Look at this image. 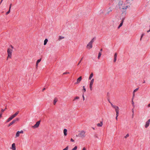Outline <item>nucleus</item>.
<instances>
[{
  "mask_svg": "<svg viewBox=\"0 0 150 150\" xmlns=\"http://www.w3.org/2000/svg\"><path fill=\"white\" fill-rule=\"evenodd\" d=\"M117 4L119 8L122 11H125L129 7L128 1L127 0H112Z\"/></svg>",
  "mask_w": 150,
  "mask_h": 150,
  "instance_id": "obj_1",
  "label": "nucleus"
},
{
  "mask_svg": "<svg viewBox=\"0 0 150 150\" xmlns=\"http://www.w3.org/2000/svg\"><path fill=\"white\" fill-rule=\"evenodd\" d=\"M13 48V47L11 46L8 48L7 50V59L11 58Z\"/></svg>",
  "mask_w": 150,
  "mask_h": 150,
  "instance_id": "obj_2",
  "label": "nucleus"
},
{
  "mask_svg": "<svg viewBox=\"0 0 150 150\" xmlns=\"http://www.w3.org/2000/svg\"><path fill=\"white\" fill-rule=\"evenodd\" d=\"M78 136L82 138H83L86 137V132L84 130L79 131V132Z\"/></svg>",
  "mask_w": 150,
  "mask_h": 150,
  "instance_id": "obj_3",
  "label": "nucleus"
},
{
  "mask_svg": "<svg viewBox=\"0 0 150 150\" xmlns=\"http://www.w3.org/2000/svg\"><path fill=\"white\" fill-rule=\"evenodd\" d=\"M93 41V40L89 42L87 44L86 48L88 49H90L92 47V44Z\"/></svg>",
  "mask_w": 150,
  "mask_h": 150,
  "instance_id": "obj_4",
  "label": "nucleus"
},
{
  "mask_svg": "<svg viewBox=\"0 0 150 150\" xmlns=\"http://www.w3.org/2000/svg\"><path fill=\"white\" fill-rule=\"evenodd\" d=\"M91 80L90 82V84H89V88H90V90H91V91H92V88H93L92 86H93V84L94 82V79H93Z\"/></svg>",
  "mask_w": 150,
  "mask_h": 150,
  "instance_id": "obj_5",
  "label": "nucleus"
},
{
  "mask_svg": "<svg viewBox=\"0 0 150 150\" xmlns=\"http://www.w3.org/2000/svg\"><path fill=\"white\" fill-rule=\"evenodd\" d=\"M40 123V121L37 122L36 124L34 126L32 127V128L34 129L38 128L39 126Z\"/></svg>",
  "mask_w": 150,
  "mask_h": 150,
  "instance_id": "obj_6",
  "label": "nucleus"
},
{
  "mask_svg": "<svg viewBox=\"0 0 150 150\" xmlns=\"http://www.w3.org/2000/svg\"><path fill=\"white\" fill-rule=\"evenodd\" d=\"M10 149L12 150H16V146L15 143H14L12 144Z\"/></svg>",
  "mask_w": 150,
  "mask_h": 150,
  "instance_id": "obj_7",
  "label": "nucleus"
},
{
  "mask_svg": "<svg viewBox=\"0 0 150 150\" xmlns=\"http://www.w3.org/2000/svg\"><path fill=\"white\" fill-rule=\"evenodd\" d=\"M23 131L22 130L20 131H18L16 133V137L17 138L18 137L20 136V134H23Z\"/></svg>",
  "mask_w": 150,
  "mask_h": 150,
  "instance_id": "obj_8",
  "label": "nucleus"
},
{
  "mask_svg": "<svg viewBox=\"0 0 150 150\" xmlns=\"http://www.w3.org/2000/svg\"><path fill=\"white\" fill-rule=\"evenodd\" d=\"M113 107L115 109L116 114H119V107L116 106H113Z\"/></svg>",
  "mask_w": 150,
  "mask_h": 150,
  "instance_id": "obj_9",
  "label": "nucleus"
},
{
  "mask_svg": "<svg viewBox=\"0 0 150 150\" xmlns=\"http://www.w3.org/2000/svg\"><path fill=\"white\" fill-rule=\"evenodd\" d=\"M65 38V37L63 35H60L59 36L58 39V40L59 41H60L61 40L64 39Z\"/></svg>",
  "mask_w": 150,
  "mask_h": 150,
  "instance_id": "obj_10",
  "label": "nucleus"
},
{
  "mask_svg": "<svg viewBox=\"0 0 150 150\" xmlns=\"http://www.w3.org/2000/svg\"><path fill=\"white\" fill-rule=\"evenodd\" d=\"M150 123V119H149L146 122L145 127L146 128L149 125Z\"/></svg>",
  "mask_w": 150,
  "mask_h": 150,
  "instance_id": "obj_11",
  "label": "nucleus"
},
{
  "mask_svg": "<svg viewBox=\"0 0 150 150\" xmlns=\"http://www.w3.org/2000/svg\"><path fill=\"white\" fill-rule=\"evenodd\" d=\"M82 79L81 76L79 77L77 80L76 83L78 84L80 83Z\"/></svg>",
  "mask_w": 150,
  "mask_h": 150,
  "instance_id": "obj_12",
  "label": "nucleus"
},
{
  "mask_svg": "<svg viewBox=\"0 0 150 150\" xmlns=\"http://www.w3.org/2000/svg\"><path fill=\"white\" fill-rule=\"evenodd\" d=\"M67 130L66 129H64L63 130V133L64 135L65 136H66L67 135Z\"/></svg>",
  "mask_w": 150,
  "mask_h": 150,
  "instance_id": "obj_13",
  "label": "nucleus"
},
{
  "mask_svg": "<svg viewBox=\"0 0 150 150\" xmlns=\"http://www.w3.org/2000/svg\"><path fill=\"white\" fill-rule=\"evenodd\" d=\"M41 60L40 59H38L37 61L36 62V68H37L38 67V64L40 62Z\"/></svg>",
  "mask_w": 150,
  "mask_h": 150,
  "instance_id": "obj_14",
  "label": "nucleus"
},
{
  "mask_svg": "<svg viewBox=\"0 0 150 150\" xmlns=\"http://www.w3.org/2000/svg\"><path fill=\"white\" fill-rule=\"evenodd\" d=\"M58 101V99L57 98H54L53 100V104L54 105H55L56 103Z\"/></svg>",
  "mask_w": 150,
  "mask_h": 150,
  "instance_id": "obj_15",
  "label": "nucleus"
},
{
  "mask_svg": "<svg viewBox=\"0 0 150 150\" xmlns=\"http://www.w3.org/2000/svg\"><path fill=\"white\" fill-rule=\"evenodd\" d=\"M16 122V120H13L11 122H10L9 125H8V126H10L11 125H13V124H14Z\"/></svg>",
  "mask_w": 150,
  "mask_h": 150,
  "instance_id": "obj_16",
  "label": "nucleus"
},
{
  "mask_svg": "<svg viewBox=\"0 0 150 150\" xmlns=\"http://www.w3.org/2000/svg\"><path fill=\"white\" fill-rule=\"evenodd\" d=\"M117 57V54L116 53H115L114 54V62H115L116 61Z\"/></svg>",
  "mask_w": 150,
  "mask_h": 150,
  "instance_id": "obj_17",
  "label": "nucleus"
},
{
  "mask_svg": "<svg viewBox=\"0 0 150 150\" xmlns=\"http://www.w3.org/2000/svg\"><path fill=\"white\" fill-rule=\"evenodd\" d=\"M93 73H91L89 77V80H91V79H92V77H93Z\"/></svg>",
  "mask_w": 150,
  "mask_h": 150,
  "instance_id": "obj_18",
  "label": "nucleus"
},
{
  "mask_svg": "<svg viewBox=\"0 0 150 150\" xmlns=\"http://www.w3.org/2000/svg\"><path fill=\"white\" fill-rule=\"evenodd\" d=\"M48 41V40L47 39H45V40L44 41V45H45L47 44V42Z\"/></svg>",
  "mask_w": 150,
  "mask_h": 150,
  "instance_id": "obj_19",
  "label": "nucleus"
},
{
  "mask_svg": "<svg viewBox=\"0 0 150 150\" xmlns=\"http://www.w3.org/2000/svg\"><path fill=\"white\" fill-rule=\"evenodd\" d=\"M103 125V123L102 122H100V123H98L97 125L98 127H101Z\"/></svg>",
  "mask_w": 150,
  "mask_h": 150,
  "instance_id": "obj_20",
  "label": "nucleus"
},
{
  "mask_svg": "<svg viewBox=\"0 0 150 150\" xmlns=\"http://www.w3.org/2000/svg\"><path fill=\"white\" fill-rule=\"evenodd\" d=\"M19 113V111H18L17 112H16L13 115L15 117H16V115L18 114V113Z\"/></svg>",
  "mask_w": 150,
  "mask_h": 150,
  "instance_id": "obj_21",
  "label": "nucleus"
},
{
  "mask_svg": "<svg viewBox=\"0 0 150 150\" xmlns=\"http://www.w3.org/2000/svg\"><path fill=\"white\" fill-rule=\"evenodd\" d=\"M83 89L82 90V91H83V92H86V89L85 88V86H83Z\"/></svg>",
  "mask_w": 150,
  "mask_h": 150,
  "instance_id": "obj_22",
  "label": "nucleus"
},
{
  "mask_svg": "<svg viewBox=\"0 0 150 150\" xmlns=\"http://www.w3.org/2000/svg\"><path fill=\"white\" fill-rule=\"evenodd\" d=\"M12 119H11V118L10 117H9L7 120V122H9L10 121H11V120H12Z\"/></svg>",
  "mask_w": 150,
  "mask_h": 150,
  "instance_id": "obj_23",
  "label": "nucleus"
},
{
  "mask_svg": "<svg viewBox=\"0 0 150 150\" xmlns=\"http://www.w3.org/2000/svg\"><path fill=\"white\" fill-rule=\"evenodd\" d=\"M12 119H11V118L10 117H9L7 120V122H9L10 121H11V120H12Z\"/></svg>",
  "mask_w": 150,
  "mask_h": 150,
  "instance_id": "obj_24",
  "label": "nucleus"
},
{
  "mask_svg": "<svg viewBox=\"0 0 150 150\" xmlns=\"http://www.w3.org/2000/svg\"><path fill=\"white\" fill-rule=\"evenodd\" d=\"M101 55V53L99 52L98 54V59H99L100 58Z\"/></svg>",
  "mask_w": 150,
  "mask_h": 150,
  "instance_id": "obj_25",
  "label": "nucleus"
},
{
  "mask_svg": "<svg viewBox=\"0 0 150 150\" xmlns=\"http://www.w3.org/2000/svg\"><path fill=\"white\" fill-rule=\"evenodd\" d=\"M77 149V147L76 146H75L73 148L72 150H76Z\"/></svg>",
  "mask_w": 150,
  "mask_h": 150,
  "instance_id": "obj_26",
  "label": "nucleus"
},
{
  "mask_svg": "<svg viewBox=\"0 0 150 150\" xmlns=\"http://www.w3.org/2000/svg\"><path fill=\"white\" fill-rule=\"evenodd\" d=\"M69 149V147L68 146H67L65 148L63 149V150H68Z\"/></svg>",
  "mask_w": 150,
  "mask_h": 150,
  "instance_id": "obj_27",
  "label": "nucleus"
},
{
  "mask_svg": "<svg viewBox=\"0 0 150 150\" xmlns=\"http://www.w3.org/2000/svg\"><path fill=\"white\" fill-rule=\"evenodd\" d=\"M79 97H78V96H76V97L74 98V100H76V99H79Z\"/></svg>",
  "mask_w": 150,
  "mask_h": 150,
  "instance_id": "obj_28",
  "label": "nucleus"
},
{
  "mask_svg": "<svg viewBox=\"0 0 150 150\" xmlns=\"http://www.w3.org/2000/svg\"><path fill=\"white\" fill-rule=\"evenodd\" d=\"M119 114H116V119L117 120V117L118 116Z\"/></svg>",
  "mask_w": 150,
  "mask_h": 150,
  "instance_id": "obj_29",
  "label": "nucleus"
},
{
  "mask_svg": "<svg viewBox=\"0 0 150 150\" xmlns=\"http://www.w3.org/2000/svg\"><path fill=\"white\" fill-rule=\"evenodd\" d=\"M15 117L13 115H12L11 117H10L11 118V119H12L14 117Z\"/></svg>",
  "mask_w": 150,
  "mask_h": 150,
  "instance_id": "obj_30",
  "label": "nucleus"
},
{
  "mask_svg": "<svg viewBox=\"0 0 150 150\" xmlns=\"http://www.w3.org/2000/svg\"><path fill=\"white\" fill-rule=\"evenodd\" d=\"M122 25V22L119 25L118 28H120V27H121Z\"/></svg>",
  "mask_w": 150,
  "mask_h": 150,
  "instance_id": "obj_31",
  "label": "nucleus"
},
{
  "mask_svg": "<svg viewBox=\"0 0 150 150\" xmlns=\"http://www.w3.org/2000/svg\"><path fill=\"white\" fill-rule=\"evenodd\" d=\"M70 141L72 142H74V140L72 138L71 139Z\"/></svg>",
  "mask_w": 150,
  "mask_h": 150,
  "instance_id": "obj_32",
  "label": "nucleus"
},
{
  "mask_svg": "<svg viewBox=\"0 0 150 150\" xmlns=\"http://www.w3.org/2000/svg\"><path fill=\"white\" fill-rule=\"evenodd\" d=\"M11 5L10 6V8H9V11L7 12V14H8L10 12V8H11Z\"/></svg>",
  "mask_w": 150,
  "mask_h": 150,
  "instance_id": "obj_33",
  "label": "nucleus"
},
{
  "mask_svg": "<svg viewBox=\"0 0 150 150\" xmlns=\"http://www.w3.org/2000/svg\"><path fill=\"white\" fill-rule=\"evenodd\" d=\"M69 72H65L63 74H69Z\"/></svg>",
  "mask_w": 150,
  "mask_h": 150,
  "instance_id": "obj_34",
  "label": "nucleus"
},
{
  "mask_svg": "<svg viewBox=\"0 0 150 150\" xmlns=\"http://www.w3.org/2000/svg\"><path fill=\"white\" fill-rule=\"evenodd\" d=\"M138 90V89H135V90H134V92H136Z\"/></svg>",
  "mask_w": 150,
  "mask_h": 150,
  "instance_id": "obj_35",
  "label": "nucleus"
},
{
  "mask_svg": "<svg viewBox=\"0 0 150 150\" xmlns=\"http://www.w3.org/2000/svg\"><path fill=\"white\" fill-rule=\"evenodd\" d=\"M82 150H86V149L85 147H83L82 149Z\"/></svg>",
  "mask_w": 150,
  "mask_h": 150,
  "instance_id": "obj_36",
  "label": "nucleus"
},
{
  "mask_svg": "<svg viewBox=\"0 0 150 150\" xmlns=\"http://www.w3.org/2000/svg\"><path fill=\"white\" fill-rule=\"evenodd\" d=\"M112 11V10L110 8V10H109V12H108V13L109 12H111Z\"/></svg>",
  "mask_w": 150,
  "mask_h": 150,
  "instance_id": "obj_37",
  "label": "nucleus"
},
{
  "mask_svg": "<svg viewBox=\"0 0 150 150\" xmlns=\"http://www.w3.org/2000/svg\"><path fill=\"white\" fill-rule=\"evenodd\" d=\"M2 116V114L0 113V118Z\"/></svg>",
  "mask_w": 150,
  "mask_h": 150,
  "instance_id": "obj_38",
  "label": "nucleus"
},
{
  "mask_svg": "<svg viewBox=\"0 0 150 150\" xmlns=\"http://www.w3.org/2000/svg\"><path fill=\"white\" fill-rule=\"evenodd\" d=\"M148 107H150V103L148 105Z\"/></svg>",
  "mask_w": 150,
  "mask_h": 150,
  "instance_id": "obj_39",
  "label": "nucleus"
},
{
  "mask_svg": "<svg viewBox=\"0 0 150 150\" xmlns=\"http://www.w3.org/2000/svg\"><path fill=\"white\" fill-rule=\"evenodd\" d=\"M83 15V14L82 13H80V14H79V15L81 16V15Z\"/></svg>",
  "mask_w": 150,
  "mask_h": 150,
  "instance_id": "obj_40",
  "label": "nucleus"
},
{
  "mask_svg": "<svg viewBox=\"0 0 150 150\" xmlns=\"http://www.w3.org/2000/svg\"><path fill=\"white\" fill-rule=\"evenodd\" d=\"M132 104L133 105L134 104V102L133 101L132 102Z\"/></svg>",
  "mask_w": 150,
  "mask_h": 150,
  "instance_id": "obj_41",
  "label": "nucleus"
},
{
  "mask_svg": "<svg viewBox=\"0 0 150 150\" xmlns=\"http://www.w3.org/2000/svg\"><path fill=\"white\" fill-rule=\"evenodd\" d=\"M16 120H17V121H18V118H17L16 119Z\"/></svg>",
  "mask_w": 150,
  "mask_h": 150,
  "instance_id": "obj_42",
  "label": "nucleus"
},
{
  "mask_svg": "<svg viewBox=\"0 0 150 150\" xmlns=\"http://www.w3.org/2000/svg\"><path fill=\"white\" fill-rule=\"evenodd\" d=\"M1 110L2 112H3L4 111V110Z\"/></svg>",
  "mask_w": 150,
  "mask_h": 150,
  "instance_id": "obj_43",
  "label": "nucleus"
}]
</instances>
